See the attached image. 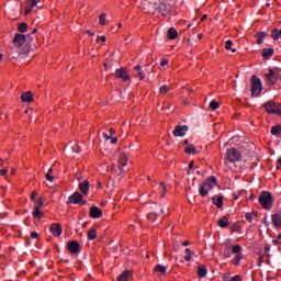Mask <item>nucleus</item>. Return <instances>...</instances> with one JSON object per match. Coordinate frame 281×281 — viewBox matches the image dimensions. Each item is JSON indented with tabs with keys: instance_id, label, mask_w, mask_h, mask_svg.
Returning a JSON list of instances; mask_svg holds the SVG:
<instances>
[{
	"instance_id": "f257e3e1",
	"label": "nucleus",
	"mask_w": 281,
	"mask_h": 281,
	"mask_svg": "<svg viewBox=\"0 0 281 281\" xmlns=\"http://www.w3.org/2000/svg\"><path fill=\"white\" fill-rule=\"evenodd\" d=\"M214 188H216V177L211 176L200 186V196H207V193Z\"/></svg>"
},
{
	"instance_id": "f03ea898",
	"label": "nucleus",
	"mask_w": 281,
	"mask_h": 281,
	"mask_svg": "<svg viewBox=\"0 0 281 281\" xmlns=\"http://www.w3.org/2000/svg\"><path fill=\"white\" fill-rule=\"evenodd\" d=\"M154 10L158 14H161V16H168L172 10V5H170V3L167 1H162L160 3L154 2Z\"/></svg>"
},
{
	"instance_id": "7ed1b4c3",
	"label": "nucleus",
	"mask_w": 281,
	"mask_h": 281,
	"mask_svg": "<svg viewBox=\"0 0 281 281\" xmlns=\"http://www.w3.org/2000/svg\"><path fill=\"white\" fill-rule=\"evenodd\" d=\"M259 203L265 210H271V205H273V196L270 192L263 191L259 195Z\"/></svg>"
},
{
	"instance_id": "20e7f679",
	"label": "nucleus",
	"mask_w": 281,
	"mask_h": 281,
	"mask_svg": "<svg viewBox=\"0 0 281 281\" xmlns=\"http://www.w3.org/2000/svg\"><path fill=\"white\" fill-rule=\"evenodd\" d=\"M37 30L34 29L31 34H29L27 36H25L24 34H21V33H16L14 35V38H13V45L15 47H21L22 45H25V41H27V38H31L32 40V36H34V34H36Z\"/></svg>"
},
{
	"instance_id": "39448f33",
	"label": "nucleus",
	"mask_w": 281,
	"mask_h": 281,
	"mask_svg": "<svg viewBox=\"0 0 281 281\" xmlns=\"http://www.w3.org/2000/svg\"><path fill=\"white\" fill-rule=\"evenodd\" d=\"M261 91H262V81H260V78L252 76V78H251V95H252V98H258V95H260Z\"/></svg>"
},
{
	"instance_id": "423d86ee",
	"label": "nucleus",
	"mask_w": 281,
	"mask_h": 281,
	"mask_svg": "<svg viewBox=\"0 0 281 281\" xmlns=\"http://www.w3.org/2000/svg\"><path fill=\"white\" fill-rule=\"evenodd\" d=\"M240 151L236 148H231L226 150V161L229 164H236V161H240L241 159Z\"/></svg>"
},
{
	"instance_id": "0eeeda50",
	"label": "nucleus",
	"mask_w": 281,
	"mask_h": 281,
	"mask_svg": "<svg viewBox=\"0 0 281 281\" xmlns=\"http://www.w3.org/2000/svg\"><path fill=\"white\" fill-rule=\"evenodd\" d=\"M280 68L269 69L268 74H266V78L269 85H276L278 80H280Z\"/></svg>"
},
{
	"instance_id": "6e6552de",
	"label": "nucleus",
	"mask_w": 281,
	"mask_h": 281,
	"mask_svg": "<svg viewBox=\"0 0 281 281\" xmlns=\"http://www.w3.org/2000/svg\"><path fill=\"white\" fill-rule=\"evenodd\" d=\"M267 113H270L272 115H281V106L279 104H276L273 101H269L266 104H263Z\"/></svg>"
},
{
	"instance_id": "1a4fd4ad",
	"label": "nucleus",
	"mask_w": 281,
	"mask_h": 281,
	"mask_svg": "<svg viewBox=\"0 0 281 281\" xmlns=\"http://www.w3.org/2000/svg\"><path fill=\"white\" fill-rule=\"evenodd\" d=\"M69 203L74 204V205H78V204H82V205H87V201L86 200H82V195L80 192H75L74 194H71L69 198H68V201H67V205H69Z\"/></svg>"
},
{
	"instance_id": "9d476101",
	"label": "nucleus",
	"mask_w": 281,
	"mask_h": 281,
	"mask_svg": "<svg viewBox=\"0 0 281 281\" xmlns=\"http://www.w3.org/2000/svg\"><path fill=\"white\" fill-rule=\"evenodd\" d=\"M114 78H121L124 82H128V80H131V76H128V72H126L124 68L116 69Z\"/></svg>"
},
{
	"instance_id": "9b49d317",
	"label": "nucleus",
	"mask_w": 281,
	"mask_h": 281,
	"mask_svg": "<svg viewBox=\"0 0 281 281\" xmlns=\"http://www.w3.org/2000/svg\"><path fill=\"white\" fill-rule=\"evenodd\" d=\"M67 249L70 254H80V244L76 240H71L68 243Z\"/></svg>"
},
{
	"instance_id": "f8f14e48",
	"label": "nucleus",
	"mask_w": 281,
	"mask_h": 281,
	"mask_svg": "<svg viewBox=\"0 0 281 281\" xmlns=\"http://www.w3.org/2000/svg\"><path fill=\"white\" fill-rule=\"evenodd\" d=\"M186 133H188V125H178L173 131L175 137H184Z\"/></svg>"
},
{
	"instance_id": "ddd939ff",
	"label": "nucleus",
	"mask_w": 281,
	"mask_h": 281,
	"mask_svg": "<svg viewBox=\"0 0 281 281\" xmlns=\"http://www.w3.org/2000/svg\"><path fill=\"white\" fill-rule=\"evenodd\" d=\"M37 1L36 0H26L24 3V10H25V16H27V14H30V12H32V9L36 8L37 5Z\"/></svg>"
},
{
	"instance_id": "4468645a",
	"label": "nucleus",
	"mask_w": 281,
	"mask_h": 281,
	"mask_svg": "<svg viewBox=\"0 0 281 281\" xmlns=\"http://www.w3.org/2000/svg\"><path fill=\"white\" fill-rule=\"evenodd\" d=\"M50 233L57 238L63 234V226L60 224H53L50 226Z\"/></svg>"
},
{
	"instance_id": "2eb2a0df",
	"label": "nucleus",
	"mask_w": 281,
	"mask_h": 281,
	"mask_svg": "<svg viewBox=\"0 0 281 281\" xmlns=\"http://www.w3.org/2000/svg\"><path fill=\"white\" fill-rule=\"evenodd\" d=\"M90 216L91 218H102V210L98 206H91Z\"/></svg>"
},
{
	"instance_id": "dca6fc26",
	"label": "nucleus",
	"mask_w": 281,
	"mask_h": 281,
	"mask_svg": "<svg viewBox=\"0 0 281 281\" xmlns=\"http://www.w3.org/2000/svg\"><path fill=\"white\" fill-rule=\"evenodd\" d=\"M128 161H127V156L126 154L121 155L120 159H119V169L120 172H124V167L127 166Z\"/></svg>"
},
{
	"instance_id": "f3484780",
	"label": "nucleus",
	"mask_w": 281,
	"mask_h": 281,
	"mask_svg": "<svg viewBox=\"0 0 281 281\" xmlns=\"http://www.w3.org/2000/svg\"><path fill=\"white\" fill-rule=\"evenodd\" d=\"M79 190L87 196L89 194V180H83V182L79 183Z\"/></svg>"
},
{
	"instance_id": "a211bd4d",
	"label": "nucleus",
	"mask_w": 281,
	"mask_h": 281,
	"mask_svg": "<svg viewBox=\"0 0 281 281\" xmlns=\"http://www.w3.org/2000/svg\"><path fill=\"white\" fill-rule=\"evenodd\" d=\"M276 50H273V48H263L261 56L265 60H269V58H271V56H273Z\"/></svg>"
},
{
	"instance_id": "6ab92c4d",
	"label": "nucleus",
	"mask_w": 281,
	"mask_h": 281,
	"mask_svg": "<svg viewBox=\"0 0 281 281\" xmlns=\"http://www.w3.org/2000/svg\"><path fill=\"white\" fill-rule=\"evenodd\" d=\"M218 227H222V229H227L229 227V218L227 216H223L218 222H217Z\"/></svg>"
},
{
	"instance_id": "aec40b11",
	"label": "nucleus",
	"mask_w": 281,
	"mask_h": 281,
	"mask_svg": "<svg viewBox=\"0 0 281 281\" xmlns=\"http://www.w3.org/2000/svg\"><path fill=\"white\" fill-rule=\"evenodd\" d=\"M272 224L278 229H281V215L279 213L272 215Z\"/></svg>"
},
{
	"instance_id": "412c9836",
	"label": "nucleus",
	"mask_w": 281,
	"mask_h": 281,
	"mask_svg": "<svg viewBox=\"0 0 281 281\" xmlns=\"http://www.w3.org/2000/svg\"><path fill=\"white\" fill-rule=\"evenodd\" d=\"M178 35H179V33H177V29H175V27H170L167 31V37L170 38V41H175Z\"/></svg>"
},
{
	"instance_id": "4be33fe9",
	"label": "nucleus",
	"mask_w": 281,
	"mask_h": 281,
	"mask_svg": "<svg viewBox=\"0 0 281 281\" xmlns=\"http://www.w3.org/2000/svg\"><path fill=\"white\" fill-rule=\"evenodd\" d=\"M128 280H131V271L128 270L123 271L117 278V281H128Z\"/></svg>"
},
{
	"instance_id": "5701e85b",
	"label": "nucleus",
	"mask_w": 281,
	"mask_h": 281,
	"mask_svg": "<svg viewBox=\"0 0 281 281\" xmlns=\"http://www.w3.org/2000/svg\"><path fill=\"white\" fill-rule=\"evenodd\" d=\"M33 98H34V94L32 92H30V91L29 92H24L21 95L22 102H32Z\"/></svg>"
},
{
	"instance_id": "b1692460",
	"label": "nucleus",
	"mask_w": 281,
	"mask_h": 281,
	"mask_svg": "<svg viewBox=\"0 0 281 281\" xmlns=\"http://www.w3.org/2000/svg\"><path fill=\"white\" fill-rule=\"evenodd\" d=\"M213 205H216V207L221 209L223 207V196L214 195L212 198Z\"/></svg>"
},
{
	"instance_id": "393cba45",
	"label": "nucleus",
	"mask_w": 281,
	"mask_h": 281,
	"mask_svg": "<svg viewBox=\"0 0 281 281\" xmlns=\"http://www.w3.org/2000/svg\"><path fill=\"white\" fill-rule=\"evenodd\" d=\"M198 276L199 278H205L207 276V268L204 265L198 267Z\"/></svg>"
},
{
	"instance_id": "a878e982",
	"label": "nucleus",
	"mask_w": 281,
	"mask_h": 281,
	"mask_svg": "<svg viewBox=\"0 0 281 281\" xmlns=\"http://www.w3.org/2000/svg\"><path fill=\"white\" fill-rule=\"evenodd\" d=\"M257 36V45H262L265 43V36H267L266 32H260L256 34Z\"/></svg>"
},
{
	"instance_id": "bb28decb",
	"label": "nucleus",
	"mask_w": 281,
	"mask_h": 281,
	"mask_svg": "<svg viewBox=\"0 0 281 281\" xmlns=\"http://www.w3.org/2000/svg\"><path fill=\"white\" fill-rule=\"evenodd\" d=\"M135 71H136V76L138 78H140V80H144V78H146V75L144 74V71L142 70V66L137 65L135 66Z\"/></svg>"
},
{
	"instance_id": "cd10ccee",
	"label": "nucleus",
	"mask_w": 281,
	"mask_h": 281,
	"mask_svg": "<svg viewBox=\"0 0 281 281\" xmlns=\"http://www.w3.org/2000/svg\"><path fill=\"white\" fill-rule=\"evenodd\" d=\"M184 151L187 153V155H196V153H199L196 148H194V145H188L184 148Z\"/></svg>"
},
{
	"instance_id": "c85d7f7f",
	"label": "nucleus",
	"mask_w": 281,
	"mask_h": 281,
	"mask_svg": "<svg viewBox=\"0 0 281 281\" xmlns=\"http://www.w3.org/2000/svg\"><path fill=\"white\" fill-rule=\"evenodd\" d=\"M95 238H98V231L95 228L88 231V240H95Z\"/></svg>"
},
{
	"instance_id": "c756f323",
	"label": "nucleus",
	"mask_w": 281,
	"mask_h": 281,
	"mask_svg": "<svg viewBox=\"0 0 281 281\" xmlns=\"http://www.w3.org/2000/svg\"><path fill=\"white\" fill-rule=\"evenodd\" d=\"M155 271H157L158 273H160V276H165L166 271H168V268L166 266L162 265H157L155 267Z\"/></svg>"
},
{
	"instance_id": "7c9ffc66",
	"label": "nucleus",
	"mask_w": 281,
	"mask_h": 281,
	"mask_svg": "<svg viewBox=\"0 0 281 281\" xmlns=\"http://www.w3.org/2000/svg\"><path fill=\"white\" fill-rule=\"evenodd\" d=\"M33 216L34 218H43V212L41 211V209L38 206H35L33 210Z\"/></svg>"
},
{
	"instance_id": "2f4dec72",
	"label": "nucleus",
	"mask_w": 281,
	"mask_h": 281,
	"mask_svg": "<svg viewBox=\"0 0 281 281\" xmlns=\"http://www.w3.org/2000/svg\"><path fill=\"white\" fill-rule=\"evenodd\" d=\"M271 38H273V41H279V38H281V30H272Z\"/></svg>"
},
{
	"instance_id": "473e14b6",
	"label": "nucleus",
	"mask_w": 281,
	"mask_h": 281,
	"mask_svg": "<svg viewBox=\"0 0 281 281\" xmlns=\"http://www.w3.org/2000/svg\"><path fill=\"white\" fill-rule=\"evenodd\" d=\"M223 256L224 258H232V248L229 246L224 245Z\"/></svg>"
},
{
	"instance_id": "72a5a7b5",
	"label": "nucleus",
	"mask_w": 281,
	"mask_h": 281,
	"mask_svg": "<svg viewBox=\"0 0 281 281\" xmlns=\"http://www.w3.org/2000/svg\"><path fill=\"white\" fill-rule=\"evenodd\" d=\"M158 190L161 193V199H164V196H166V193L168 192L166 184L164 182H160V187Z\"/></svg>"
},
{
	"instance_id": "f704fd0d",
	"label": "nucleus",
	"mask_w": 281,
	"mask_h": 281,
	"mask_svg": "<svg viewBox=\"0 0 281 281\" xmlns=\"http://www.w3.org/2000/svg\"><path fill=\"white\" fill-rule=\"evenodd\" d=\"M271 135H281V125H274L271 127Z\"/></svg>"
},
{
	"instance_id": "c9c22d12",
	"label": "nucleus",
	"mask_w": 281,
	"mask_h": 281,
	"mask_svg": "<svg viewBox=\"0 0 281 281\" xmlns=\"http://www.w3.org/2000/svg\"><path fill=\"white\" fill-rule=\"evenodd\" d=\"M240 260H243V254L236 255L233 259V265H235V267H238L240 265Z\"/></svg>"
},
{
	"instance_id": "e433bc0d",
	"label": "nucleus",
	"mask_w": 281,
	"mask_h": 281,
	"mask_svg": "<svg viewBox=\"0 0 281 281\" xmlns=\"http://www.w3.org/2000/svg\"><path fill=\"white\" fill-rule=\"evenodd\" d=\"M243 251V246H240V245H234L233 247H232V252L233 254H236L237 256H238V254H240Z\"/></svg>"
},
{
	"instance_id": "4c0bfd02",
	"label": "nucleus",
	"mask_w": 281,
	"mask_h": 281,
	"mask_svg": "<svg viewBox=\"0 0 281 281\" xmlns=\"http://www.w3.org/2000/svg\"><path fill=\"white\" fill-rule=\"evenodd\" d=\"M54 173V169L49 168L45 178L47 181H49L50 183L54 181V177H52V175Z\"/></svg>"
},
{
	"instance_id": "58836bf2",
	"label": "nucleus",
	"mask_w": 281,
	"mask_h": 281,
	"mask_svg": "<svg viewBox=\"0 0 281 281\" xmlns=\"http://www.w3.org/2000/svg\"><path fill=\"white\" fill-rule=\"evenodd\" d=\"M234 45V42H232L231 40L226 41V46L225 49H232L233 54H236V48H232Z\"/></svg>"
},
{
	"instance_id": "ea45409f",
	"label": "nucleus",
	"mask_w": 281,
	"mask_h": 281,
	"mask_svg": "<svg viewBox=\"0 0 281 281\" xmlns=\"http://www.w3.org/2000/svg\"><path fill=\"white\" fill-rule=\"evenodd\" d=\"M99 23H100V25H106V13H102L99 16Z\"/></svg>"
},
{
	"instance_id": "a19ab883",
	"label": "nucleus",
	"mask_w": 281,
	"mask_h": 281,
	"mask_svg": "<svg viewBox=\"0 0 281 281\" xmlns=\"http://www.w3.org/2000/svg\"><path fill=\"white\" fill-rule=\"evenodd\" d=\"M18 31L23 33V32H27V24L26 23H20L18 26Z\"/></svg>"
},
{
	"instance_id": "79ce46f5",
	"label": "nucleus",
	"mask_w": 281,
	"mask_h": 281,
	"mask_svg": "<svg viewBox=\"0 0 281 281\" xmlns=\"http://www.w3.org/2000/svg\"><path fill=\"white\" fill-rule=\"evenodd\" d=\"M218 106H221V104L217 101H211L210 109H212V111H216Z\"/></svg>"
},
{
	"instance_id": "37998d69",
	"label": "nucleus",
	"mask_w": 281,
	"mask_h": 281,
	"mask_svg": "<svg viewBox=\"0 0 281 281\" xmlns=\"http://www.w3.org/2000/svg\"><path fill=\"white\" fill-rule=\"evenodd\" d=\"M148 221H157V213H149L147 214Z\"/></svg>"
},
{
	"instance_id": "c03bdc74",
	"label": "nucleus",
	"mask_w": 281,
	"mask_h": 281,
	"mask_svg": "<svg viewBox=\"0 0 281 281\" xmlns=\"http://www.w3.org/2000/svg\"><path fill=\"white\" fill-rule=\"evenodd\" d=\"M159 91H160V93H162V94H166V93H168V86H161L160 87V89H159Z\"/></svg>"
},
{
	"instance_id": "a18cd8bd",
	"label": "nucleus",
	"mask_w": 281,
	"mask_h": 281,
	"mask_svg": "<svg viewBox=\"0 0 281 281\" xmlns=\"http://www.w3.org/2000/svg\"><path fill=\"white\" fill-rule=\"evenodd\" d=\"M246 221H248V223H252L254 215L251 213H246Z\"/></svg>"
},
{
	"instance_id": "49530a36",
	"label": "nucleus",
	"mask_w": 281,
	"mask_h": 281,
	"mask_svg": "<svg viewBox=\"0 0 281 281\" xmlns=\"http://www.w3.org/2000/svg\"><path fill=\"white\" fill-rule=\"evenodd\" d=\"M100 41H101V43H104L106 41V36H104V35L98 36L97 37V43H100Z\"/></svg>"
},
{
	"instance_id": "de8ad7c7",
	"label": "nucleus",
	"mask_w": 281,
	"mask_h": 281,
	"mask_svg": "<svg viewBox=\"0 0 281 281\" xmlns=\"http://www.w3.org/2000/svg\"><path fill=\"white\" fill-rule=\"evenodd\" d=\"M43 198H40L38 200H37V205H36V207H43Z\"/></svg>"
},
{
	"instance_id": "09e8293b",
	"label": "nucleus",
	"mask_w": 281,
	"mask_h": 281,
	"mask_svg": "<svg viewBox=\"0 0 281 281\" xmlns=\"http://www.w3.org/2000/svg\"><path fill=\"white\" fill-rule=\"evenodd\" d=\"M160 65L161 67H166V65H168V59H161Z\"/></svg>"
},
{
	"instance_id": "8fccbe9b",
	"label": "nucleus",
	"mask_w": 281,
	"mask_h": 281,
	"mask_svg": "<svg viewBox=\"0 0 281 281\" xmlns=\"http://www.w3.org/2000/svg\"><path fill=\"white\" fill-rule=\"evenodd\" d=\"M0 175H1V177L8 175V169H1Z\"/></svg>"
},
{
	"instance_id": "3c124183",
	"label": "nucleus",
	"mask_w": 281,
	"mask_h": 281,
	"mask_svg": "<svg viewBox=\"0 0 281 281\" xmlns=\"http://www.w3.org/2000/svg\"><path fill=\"white\" fill-rule=\"evenodd\" d=\"M184 260H186L187 262H190V261L192 260V256H191V255L184 256Z\"/></svg>"
},
{
	"instance_id": "603ef678",
	"label": "nucleus",
	"mask_w": 281,
	"mask_h": 281,
	"mask_svg": "<svg viewBox=\"0 0 281 281\" xmlns=\"http://www.w3.org/2000/svg\"><path fill=\"white\" fill-rule=\"evenodd\" d=\"M184 254H186L187 256H192V250H190V248H187V249L184 250Z\"/></svg>"
},
{
	"instance_id": "864d4df0",
	"label": "nucleus",
	"mask_w": 281,
	"mask_h": 281,
	"mask_svg": "<svg viewBox=\"0 0 281 281\" xmlns=\"http://www.w3.org/2000/svg\"><path fill=\"white\" fill-rule=\"evenodd\" d=\"M277 168L278 170H281V158H279L277 161Z\"/></svg>"
},
{
	"instance_id": "5fc2aeb1",
	"label": "nucleus",
	"mask_w": 281,
	"mask_h": 281,
	"mask_svg": "<svg viewBox=\"0 0 281 281\" xmlns=\"http://www.w3.org/2000/svg\"><path fill=\"white\" fill-rule=\"evenodd\" d=\"M31 238H38V233L36 232L31 233Z\"/></svg>"
},
{
	"instance_id": "6e6d98bb",
	"label": "nucleus",
	"mask_w": 281,
	"mask_h": 281,
	"mask_svg": "<svg viewBox=\"0 0 281 281\" xmlns=\"http://www.w3.org/2000/svg\"><path fill=\"white\" fill-rule=\"evenodd\" d=\"M111 144H117V137H111Z\"/></svg>"
},
{
	"instance_id": "4d7b16f0",
	"label": "nucleus",
	"mask_w": 281,
	"mask_h": 281,
	"mask_svg": "<svg viewBox=\"0 0 281 281\" xmlns=\"http://www.w3.org/2000/svg\"><path fill=\"white\" fill-rule=\"evenodd\" d=\"M31 200L36 201V193H35V192H33V193L31 194Z\"/></svg>"
},
{
	"instance_id": "13d9d810",
	"label": "nucleus",
	"mask_w": 281,
	"mask_h": 281,
	"mask_svg": "<svg viewBox=\"0 0 281 281\" xmlns=\"http://www.w3.org/2000/svg\"><path fill=\"white\" fill-rule=\"evenodd\" d=\"M72 153H80V148H78V147H72Z\"/></svg>"
},
{
	"instance_id": "bf43d9fd",
	"label": "nucleus",
	"mask_w": 281,
	"mask_h": 281,
	"mask_svg": "<svg viewBox=\"0 0 281 281\" xmlns=\"http://www.w3.org/2000/svg\"><path fill=\"white\" fill-rule=\"evenodd\" d=\"M103 137H104L105 139H111V136H109V134H106V133H103Z\"/></svg>"
},
{
	"instance_id": "052dcab7",
	"label": "nucleus",
	"mask_w": 281,
	"mask_h": 281,
	"mask_svg": "<svg viewBox=\"0 0 281 281\" xmlns=\"http://www.w3.org/2000/svg\"><path fill=\"white\" fill-rule=\"evenodd\" d=\"M86 33L89 34V36H95V33L91 32V31H86Z\"/></svg>"
},
{
	"instance_id": "680f3d73",
	"label": "nucleus",
	"mask_w": 281,
	"mask_h": 281,
	"mask_svg": "<svg viewBox=\"0 0 281 281\" xmlns=\"http://www.w3.org/2000/svg\"><path fill=\"white\" fill-rule=\"evenodd\" d=\"M189 168H190V170H192V168H194V162H190Z\"/></svg>"
},
{
	"instance_id": "e2e57ef3",
	"label": "nucleus",
	"mask_w": 281,
	"mask_h": 281,
	"mask_svg": "<svg viewBox=\"0 0 281 281\" xmlns=\"http://www.w3.org/2000/svg\"><path fill=\"white\" fill-rule=\"evenodd\" d=\"M183 247H188V245H190V241H183Z\"/></svg>"
},
{
	"instance_id": "0e129e2a",
	"label": "nucleus",
	"mask_w": 281,
	"mask_h": 281,
	"mask_svg": "<svg viewBox=\"0 0 281 281\" xmlns=\"http://www.w3.org/2000/svg\"><path fill=\"white\" fill-rule=\"evenodd\" d=\"M249 199H250V201H254V199H256V195L251 194V195L249 196Z\"/></svg>"
},
{
	"instance_id": "69168bd1",
	"label": "nucleus",
	"mask_w": 281,
	"mask_h": 281,
	"mask_svg": "<svg viewBox=\"0 0 281 281\" xmlns=\"http://www.w3.org/2000/svg\"><path fill=\"white\" fill-rule=\"evenodd\" d=\"M115 133V130L111 128L110 130V135H113Z\"/></svg>"
},
{
	"instance_id": "338daca9",
	"label": "nucleus",
	"mask_w": 281,
	"mask_h": 281,
	"mask_svg": "<svg viewBox=\"0 0 281 281\" xmlns=\"http://www.w3.org/2000/svg\"><path fill=\"white\" fill-rule=\"evenodd\" d=\"M205 19H207V15H203V16L201 18V21H205Z\"/></svg>"
},
{
	"instance_id": "774afa93",
	"label": "nucleus",
	"mask_w": 281,
	"mask_h": 281,
	"mask_svg": "<svg viewBox=\"0 0 281 281\" xmlns=\"http://www.w3.org/2000/svg\"><path fill=\"white\" fill-rule=\"evenodd\" d=\"M198 38H203V34H198Z\"/></svg>"
}]
</instances>
